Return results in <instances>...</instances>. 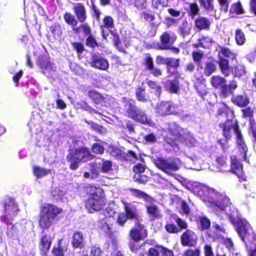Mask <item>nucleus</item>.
<instances>
[{"mask_svg": "<svg viewBox=\"0 0 256 256\" xmlns=\"http://www.w3.org/2000/svg\"><path fill=\"white\" fill-rule=\"evenodd\" d=\"M229 12L232 15H240L245 13L244 10L240 1H238L237 2L232 4L230 6Z\"/></svg>", "mask_w": 256, "mask_h": 256, "instance_id": "36", "label": "nucleus"}, {"mask_svg": "<svg viewBox=\"0 0 256 256\" xmlns=\"http://www.w3.org/2000/svg\"><path fill=\"white\" fill-rule=\"evenodd\" d=\"M240 156H242L244 161L248 160V148L246 142L236 144Z\"/></svg>", "mask_w": 256, "mask_h": 256, "instance_id": "39", "label": "nucleus"}, {"mask_svg": "<svg viewBox=\"0 0 256 256\" xmlns=\"http://www.w3.org/2000/svg\"><path fill=\"white\" fill-rule=\"evenodd\" d=\"M251 229L250 224L246 220H240L236 222V231L242 240L249 234V231Z\"/></svg>", "mask_w": 256, "mask_h": 256, "instance_id": "23", "label": "nucleus"}, {"mask_svg": "<svg viewBox=\"0 0 256 256\" xmlns=\"http://www.w3.org/2000/svg\"><path fill=\"white\" fill-rule=\"evenodd\" d=\"M33 172L37 178H40L47 174L48 170L44 168L34 166L33 167Z\"/></svg>", "mask_w": 256, "mask_h": 256, "instance_id": "55", "label": "nucleus"}, {"mask_svg": "<svg viewBox=\"0 0 256 256\" xmlns=\"http://www.w3.org/2000/svg\"><path fill=\"white\" fill-rule=\"evenodd\" d=\"M220 128L222 130V134L224 138L218 139L216 142L220 145L222 150L224 152H226L230 146L228 144V141L231 140L232 134L230 132V128L228 126Z\"/></svg>", "mask_w": 256, "mask_h": 256, "instance_id": "20", "label": "nucleus"}, {"mask_svg": "<svg viewBox=\"0 0 256 256\" xmlns=\"http://www.w3.org/2000/svg\"><path fill=\"white\" fill-rule=\"evenodd\" d=\"M152 6L158 9L160 6L166 7L168 5V0H152Z\"/></svg>", "mask_w": 256, "mask_h": 256, "instance_id": "64", "label": "nucleus"}, {"mask_svg": "<svg viewBox=\"0 0 256 256\" xmlns=\"http://www.w3.org/2000/svg\"><path fill=\"white\" fill-rule=\"evenodd\" d=\"M86 44L87 46L92 48L99 46V44L92 34L88 36L86 40Z\"/></svg>", "mask_w": 256, "mask_h": 256, "instance_id": "61", "label": "nucleus"}, {"mask_svg": "<svg viewBox=\"0 0 256 256\" xmlns=\"http://www.w3.org/2000/svg\"><path fill=\"white\" fill-rule=\"evenodd\" d=\"M40 248L42 256H48V238L46 235L43 236L42 238Z\"/></svg>", "mask_w": 256, "mask_h": 256, "instance_id": "47", "label": "nucleus"}, {"mask_svg": "<svg viewBox=\"0 0 256 256\" xmlns=\"http://www.w3.org/2000/svg\"><path fill=\"white\" fill-rule=\"evenodd\" d=\"M72 245L74 248H82L84 247V236L82 232L76 231L72 237Z\"/></svg>", "mask_w": 256, "mask_h": 256, "instance_id": "30", "label": "nucleus"}, {"mask_svg": "<svg viewBox=\"0 0 256 256\" xmlns=\"http://www.w3.org/2000/svg\"><path fill=\"white\" fill-rule=\"evenodd\" d=\"M200 9L196 2L189 3L188 10V14L189 17L194 20L200 14Z\"/></svg>", "mask_w": 256, "mask_h": 256, "instance_id": "34", "label": "nucleus"}, {"mask_svg": "<svg viewBox=\"0 0 256 256\" xmlns=\"http://www.w3.org/2000/svg\"><path fill=\"white\" fill-rule=\"evenodd\" d=\"M227 156L226 155L221 154L216 156L214 162L217 168H222L226 167L228 164Z\"/></svg>", "mask_w": 256, "mask_h": 256, "instance_id": "40", "label": "nucleus"}, {"mask_svg": "<svg viewBox=\"0 0 256 256\" xmlns=\"http://www.w3.org/2000/svg\"><path fill=\"white\" fill-rule=\"evenodd\" d=\"M156 114L161 116L179 114L178 106L172 101H162L155 108Z\"/></svg>", "mask_w": 256, "mask_h": 256, "instance_id": "8", "label": "nucleus"}, {"mask_svg": "<svg viewBox=\"0 0 256 256\" xmlns=\"http://www.w3.org/2000/svg\"><path fill=\"white\" fill-rule=\"evenodd\" d=\"M200 6L207 12H212L214 10V0H198Z\"/></svg>", "mask_w": 256, "mask_h": 256, "instance_id": "45", "label": "nucleus"}, {"mask_svg": "<svg viewBox=\"0 0 256 256\" xmlns=\"http://www.w3.org/2000/svg\"><path fill=\"white\" fill-rule=\"evenodd\" d=\"M181 142H183L186 146L189 148L194 146L197 142L193 135L190 132L185 134V136H183V138Z\"/></svg>", "mask_w": 256, "mask_h": 256, "instance_id": "44", "label": "nucleus"}, {"mask_svg": "<svg viewBox=\"0 0 256 256\" xmlns=\"http://www.w3.org/2000/svg\"><path fill=\"white\" fill-rule=\"evenodd\" d=\"M229 112L234 113L232 110L226 104H224L222 106L218 108L216 112V116H222L225 115L227 116Z\"/></svg>", "mask_w": 256, "mask_h": 256, "instance_id": "63", "label": "nucleus"}, {"mask_svg": "<svg viewBox=\"0 0 256 256\" xmlns=\"http://www.w3.org/2000/svg\"><path fill=\"white\" fill-rule=\"evenodd\" d=\"M246 73V66L242 64H238L234 66L233 76L234 77L240 78Z\"/></svg>", "mask_w": 256, "mask_h": 256, "instance_id": "42", "label": "nucleus"}, {"mask_svg": "<svg viewBox=\"0 0 256 256\" xmlns=\"http://www.w3.org/2000/svg\"><path fill=\"white\" fill-rule=\"evenodd\" d=\"M124 110L126 116L142 124L152 126L154 122L148 117L144 111L139 108L136 105V101L130 98L123 97L122 98Z\"/></svg>", "mask_w": 256, "mask_h": 256, "instance_id": "2", "label": "nucleus"}, {"mask_svg": "<svg viewBox=\"0 0 256 256\" xmlns=\"http://www.w3.org/2000/svg\"><path fill=\"white\" fill-rule=\"evenodd\" d=\"M241 110L242 117L244 118H252L254 116V110L250 106H248Z\"/></svg>", "mask_w": 256, "mask_h": 256, "instance_id": "57", "label": "nucleus"}, {"mask_svg": "<svg viewBox=\"0 0 256 256\" xmlns=\"http://www.w3.org/2000/svg\"><path fill=\"white\" fill-rule=\"evenodd\" d=\"M36 64L44 74H46L48 67V57L46 55L40 56L38 58Z\"/></svg>", "mask_w": 256, "mask_h": 256, "instance_id": "35", "label": "nucleus"}, {"mask_svg": "<svg viewBox=\"0 0 256 256\" xmlns=\"http://www.w3.org/2000/svg\"><path fill=\"white\" fill-rule=\"evenodd\" d=\"M194 20V27L198 31L208 30L210 28L212 21L210 18L203 16H198Z\"/></svg>", "mask_w": 256, "mask_h": 256, "instance_id": "21", "label": "nucleus"}, {"mask_svg": "<svg viewBox=\"0 0 256 256\" xmlns=\"http://www.w3.org/2000/svg\"><path fill=\"white\" fill-rule=\"evenodd\" d=\"M80 108L84 110H85L88 113H90L91 114H98L100 116H102V114L100 112H98V110H96L94 109L93 108H92L90 106L88 102H86L85 101H82L81 102L80 104Z\"/></svg>", "mask_w": 256, "mask_h": 256, "instance_id": "50", "label": "nucleus"}, {"mask_svg": "<svg viewBox=\"0 0 256 256\" xmlns=\"http://www.w3.org/2000/svg\"><path fill=\"white\" fill-rule=\"evenodd\" d=\"M206 82V79L202 78H197L194 84V88L201 97H204L208 94L207 88L205 84Z\"/></svg>", "mask_w": 256, "mask_h": 256, "instance_id": "31", "label": "nucleus"}, {"mask_svg": "<svg viewBox=\"0 0 256 256\" xmlns=\"http://www.w3.org/2000/svg\"><path fill=\"white\" fill-rule=\"evenodd\" d=\"M40 118V116L36 114V116H34L30 119V120L28 122V126L30 128V132H37L40 129V126L38 122Z\"/></svg>", "mask_w": 256, "mask_h": 256, "instance_id": "37", "label": "nucleus"}, {"mask_svg": "<svg viewBox=\"0 0 256 256\" xmlns=\"http://www.w3.org/2000/svg\"><path fill=\"white\" fill-rule=\"evenodd\" d=\"M231 102L239 108H246L250 104V99L246 94H236L231 98Z\"/></svg>", "mask_w": 256, "mask_h": 256, "instance_id": "24", "label": "nucleus"}, {"mask_svg": "<svg viewBox=\"0 0 256 256\" xmlns=\"http://www.w3.org/2000/svg\"><path fill=\"white\" fill-rule=\"evenodd\" d=\"M161 245L150 248L146 252L147 256H160Z\"/></svg>", "mask_w": 256, "mask_h": 256, "instance_id": "60", "label": "nucleus"}, {"mask_svg": "<svg viewBox=\"0 0 256 256\" xmlns=\"http://www.w3.org/2000/svg\"><path fill=\"white\" fill-rule=\"evenodd\" d=\"M90 64L92 67L102 70H107L109 68L108 60L100 54H94Z\"/></svg>", "mask_w": 256, "mask_h": 256, "instance_id": "17", "label": "nucleus"}, {"mask_svg": "<svg viewBox=\"0 0 256 256\" xmlns=\"http://www.w3.org/2000/svg\"><path fill=\"white\" fill-rule=\"evenodd\" d=\"M235 40L238 45L242 46L246 42L244 34L241 29H237L235 33Z\"/></svg>", "mask_w": 256, "mask_h": 256, "instance_id": "48", "label": "nucleus"}, {"mask_svg": "<svg viewBox=\"0 0 256 256\" xmlns=\"http://www.w3.org/2000/svg\"><path fill=\"white\" fill-rule=\"evenodd\" d=\"M87 96L95 104H102L106 102V98L103 94L96 90H88Z\"/></svg>", "mask_w": 256, "mask_h": 256, "instance_id": "27", "label": "nucleus"}, {"mask_svg": "<svg viewBox=\"0 0 256 256\" xmlns=\"http://www.w3.org/2000/svg\"><path fill=\"white\" fill-rule=\"evenodd\" d=\"M198 222L202 230H206L210 226V222L206 216L200 217Z\"/></svg>", "mask_w": 256, "mask_h": 256, "instance_id": "56", "label": "nucleus"}, {"mask_svg": "<svg viewBox=\"0 0 256 256\" xmlns=\"http://www.w3.org/2000/svg\"><path fill=\"white\" fill-rule=\"evenodd\" d=\"M134 180L140 184H146L148 181V177L142 174H136L134 176Z\"/></svg>", "mask_w": 256, "mask_h": 256, "instance_id": "58", "label": "nucleus"}, {"mask_svg": "<svg viewBox=\"0 0 256 256\" xmlns=\"http://www.w3.org/2000/svg\"><path fill=\"white\" fill-rule=\"evenodd\" d=\"M87 196L84 201V206L89 213L100 211L105 207L107 200L103 188L92 184L84 187Z\"/></svg>", "mask_w": 256, "mask_h": 256, "instance_id": "1", "label": "nucleus"}, {"mask_svg": "<svg viewBox=\"0 0 256 256\" xmlns=\"http://www.w3.org/2000/svg\"><path fill=\"white\" fill-rule=\"evenodd\" d=\"M180 240L184 246L195 247L198 243V237L194 232L186 229L181 234Z\"/></svg>", "mask_w": 256, "mask_h": 256, "instance_id": "13", "label": "nucleus"}, {"mask_svg": "<svg viewBox=\"0 0 256 256\" xmlns=\"http://www.w3.org/2000/svg\"><path fill=\"white\" fill-rule=\"evenodd\" d=\"M218 48V64L222 74L228 77L232 72L229 60L236 62L238 54L228 47L220 46Z\"/></svg>", "mask_w": 256, "mask_h": 256, "instance_id": "5", "label": "nucleus"}, {"mask_svg": "<svg viewBox=\"0 0 256 256\" xmlns=\"http://www.w3.org/2000/svg\"><path fill=\"white\" fill-rule=\"evenodd\" d=\"M154 166L159 170L170 176L178 170L180 167V160L178 159L165 158L158 157L153 160Z\"/></svg>", "mask_w": 256, "mask_h": 256, "instance_id": "6", "label": "nucleus"}, {"mask_svg": "<svg viewBox=\"0 0 256 256\" xmlns=\"http://www.w3.org/2000/svg\"><path fill=\"white\" fill-rule=\"evenodd\" d=\"M52 36L54 39L59 38L62 34V28L60 24H56L50 27Z\"/></svg>", "mask_w": 256, "mask_h": 256, "instance_id": "51", "label": "nucleus"}, {"mask_svg": "<svg viewBox=\"0 0 256 256\" xmlns=\"http://www.w3.org/2000/svg\"><path fill=\"white\" fill-rule=\"evenodd\" d=\"M114 26V21L112 18L110 16H106L103 18L102 24L100 26V28L102 30L104 28L110 29L112 28Z\"/></svg>", "mask_w": 256, "mask_h": 256, "instance_id": "52", "label": "nucleus"}, {"mask_svg": "<svg viewBox=\"0 0 256 256\" xmlns=\"http://www.w3.org/2000/svg\"><path fill=\"white\" fill-rule=\"evenodd\" d=\"M91 128L98 133L103 134L106 132V129L102 125L98 124L92 120L86 122Z\"/></svg>", "mask_w": 256, "mask_h": 256, "instance_id": "49", "label": "nucleus"}, {"mask_svg": "<svg viewBox=\"0 0 256 256\" xmlns=\"http://www.w3.org/2000/svg\"><path fill=\"white\" fill-rule=\"evenodd\" d=\"M64 18L66 24L72 27V29L75 34H78L80 32V26L78 28L76 27L78 22L72 14L66 12L64 15Z\"/></svg>", "mask_w": 256, "mask_h": 256, "instance_id": "28", "label": "nucleus"}, {"mask_svg": "<svg viewBox=\"0 0 256 256\" xmlns=\"http://www.w3.org/2000/svg\"><path fill=\"white\" fill-rule=\"evenodd\" d=\"M143 65L145 70L150 72V74L154 77H160L162 75V70L154 66V59L150 54H145V57L143 60Z\"/></svg>", "mask_w": 256, "mask_h": 256, "instance_id": "14", "label": "nucleus"}, {"mask_svg": "<svg viewBox=\"0 0 256 256\" xmlns=\"http://www.w3.org/2000/svg\"><path fill=\"white\" fill-rule=\"evenodd\" d=\"M166 232L168 234H178L180 229L173 223L166 222L164 226Z\"/></svg>", "mask_w": 256, "mask_h": 256, "instance_id": "59", "label": "nucleus"}, {"mask_svg": "<svg viewBox=\"0 0 256 256\" xmlns=\"http://www.w3.org/2000/svg\"><path fill=\"white\" fill-rule=\"evenodd\" d=\"M160 43L157 44V49L167 50L170 45V35L168 32H165L160 36Z\"/></svg>", "mask_w": 256, "mask_h": 256, "instance_id": "29", "label": "nucleus"}, {"mask_svg": "<svg viewBox=\"0 0 256 256\" xmlns=\"http://www.w3.org/2000/svg\"><path fill=\"white\" fill-rule=\"evenodd\" d=\"M230 168L229 172L236 174L239 179L240 182H246L247 177L244 172L243 166L240 160L236 156L232 155L230 157Z\"/></svg>", "mask_w": 256, "mask_h": 256, "instance_id": "11", "label": "nucleus"}, {"mask_svg": "<svg viewBox=\"0 0 256 256\" xmlns=\"http://www.w3.org/2000/svg\"><path fill=\"white\" fill-rule=\"evenodd\" d=\"M211 206L216 210L224 211L230 204V200L225 194H218L216 200L210 202Z\"/></svg>", "mask_w": 256, "mask_h": 256, "instance_id": "15", "label": "nucleus"}, {"mask_svg": "<svg viewBox=\"0 0 256 256\" xmlns=\"http://www.w3.org/2000/svg\"><path fill=\"white\" fill-rule=\"evenodd\" d=\"M216 61L215 60H212L206 62L203 68L204 74L206 76H210L216 70Z\"/></svg>", "mask_w": 256, "mask_h": 256, "instance_id": "32", "label": "nucleus"}, {"mask_svg": "<svg viewBox=\"0 0 256 256\" xmlns=\"http://www.w3.org/2000/svg\"><path fill=\"white\" fill-rule=\"evenodd\" d=\"M136 97L138 102H146L148 101L146 89L142 87H138L136 90Z\"/></svg>", "mask_w": 256, "mask_h": 256, "instance_id": "43", "label": "nucleus"}, {"mask_svg": "<svg viewBox=\"0 0 256 256\" xmlns=\"http://www.w3.org/2000/svg\"><path fill=\"white\" fill-rule=\"evenodd\" d=\"M225 126H228L230 128V132L232 134L231 130H234L236 135V144L245 142L244 138L242 135V130H240L238 122L237 121L233 123L232 119L227 118L226 120L219 124L220 128H224Z\"/></svg>", "mask_w": 256, "mask_h": 256, "instance_id": "12", "label": "nucleus"}, {"mask_svg": "<svg viewBox=\"0 0 256 256\" xmlns=\"http://www.w3.org/2000/svg\"><path fill=\"white\" fill-rule=\"evenodd\" d=\"M62 212L63 210L62 208L49 204V226L50 224L60 220L61 218L60 214Z\"/></svg>", "mask_w": 256, "mask_h": 256, "instance_id": "26", "label": "nucleus"}, {"mask_svg": "<svg viewBox=\"0 0 256 256\" xmlns=\"http://www.w3.org/2000/svg\"><path fill=\"white\" fill-rule=\"evenodd\" d=\"M179 33L184 36L190 34V28L188 26V22L186 20L183 21L181 24V26H179L178 28Z\"/></svg>", "mask_w": 256, "mask_h": 256, "instance_id": "54", "label": "nucleus"}, {"mask_svg": "<svg viewBox=\"0 0 256 256\" xmlns=\"http://www.w3.org/2000/svg\"><path fill=\"white\" fill-rule=\"evenodd\" d=\"M93 158L88 148L80 146L70 149L66 156L69 168L72 170H76L80 163L86 162Z\"/></svg>", "mask_w": 256, "mask_h": 256, "instance_id": "3", "label": "nucleus"}, {"mask_svg": "<svg viewBox=\"0 0 256 256\" xmlns=\"http://www.w3.org/2000/svg\"><path fill=\"white\" fill-rule=\"evenodd\" d=\"M122 158L123 160L129 162L130 164L135 163L136 161L138 160L136 154L132 150H128L127 153L124 152L122 154Z\"/></svg>", "mask_w": 256, "mask_h": 256, "instance_id": "41", "label": "nucleus"}, {"mask_svg": "<svg viewBox=\"0 0 256 256\" xmlns=\"http://www.w3.org/2000/svg\"><path fill=\"white\" fill-rule=\"evenodd\" d=\"M142 221L136 222L134 227L129 232L130 239L134 242H139L145 240L148 236V232L146 226L141 223Z\"/></svg>", "mask_w": 256, "mask_h": 256, "instance_id": "10", "label": "nucleus"}, {"mask_svg": "<svg viewBox=\"0 0 256 256\" xmlns=\"http://www.w3.org/2000/svg\"><path fill=\"white\" fill-rule=\"evenodd\" d=\"M124 205V214L130 220H135L136 222L142 221V220L138 214L136 206L126 201H122Z\"/></svg>", "mask_w": 256, "mask_h": 256, "instance_id": "16", "label": "nucleus"}, {"mask_svg": "<svg viewBox=\"0 0 256 256\" xmlns=\"http://www.w3.org/2000/svg\"><path fill=\"white\" fill-rule=\"evenodd\" d=\"M182 256H200V250L199 248H189L184 250Z\"/></svg>", "mask_w": 256, "mask_h": 256, "instance_id": "62", "label": "nucleus"}, {"mask_svg": "<svg viewBox=\"0 0 256 256\" xmlns=\"http://www.w3.org/2000/svg\"><path fill=\"white\" fill-rule=\"evenodd\" d=\"M180 60L178 58H166V70L169 72L170 68H173L177 69L180 66Z\"/></svg>", "mask_w": 256, "mask_h": 256, "instance_id": "46", "label": "nucleus"}, {"mask_svg": "<svg viewBox=\"0 0 256 256\" xmlns=\"http://www.w3.org/2000/svg\"><path fill=\"white\" fill-rule=\"evenodd\" d=\"M7 224V235L10 238H14L18 236L16 225H12L10 222H6Z\"/></svg>", "mask_w": 256, "mask_h": 256, "instance_id": "53", "label": "nucleus"}, {"mask_svg": "<svg viewBox=\"0 0 256 256\" xmlns=\"http://www.w3.org/2000/svg\"><path fill=\"white\" fill-rule=\"evenodd\" d=\"M225 82H226L225 78L218 75L213 76L210 79L211 85L215 88L220 89Z\"/></svg>", "mask_w": 256, "mask_h": 256, "instance_id": "38", "label": "nucleus"}, {"mask_svg": "<svg viewBox=\"0 0 256 256\" xmlns=\"http://www.w3.org/2000/svg\"><path fill=\"white\" fill-rule=\"evenodd\" d=\"M182 129L176 124H170L168 128V132L164 138L166 143L172 147H176L178 142L182 140L183 135Z\"/></svg>", "mask_w": 256, "mask_h": 256, "instance_id": "7", "label": "nucleus"}, {"mask_svg": "<svg viewBox=\"0 0 256 256\" xmlns=\"http://www.w3.org/2000/svg\"><path fill=\"white\" fill-rule=\"evenodd\" d=\"M39 224L41 228L46 229L48 228V204H44L41 206Z\"/></svg>", "mask_w": 256, "mask_h": 256, "instance_id": "25", "label": "nucleus"}, {"mask_svg": "<svg viewBox=\"0 0 256 256\" xmlns=\"http://www.w3.org/2000/svg\"><path fill=\"white\" fill-rule=\"evenodd\" d=\"M128 190L134 197L142 198L146 204H149L146 205V211L150 221H154L162 218L160 210L158 206L154 204L155 200L153 197L138 189L130 188Z\"/></svg>", "mask_w": 256, "mask_h": 256, "instance_id": "4", "label": "nucleus"}, {"mask_svg": "<svg viewBox=\"0 0 256 256\" xmlns=\"http://www.w3.org/2000/svg\"><path fill=\"white\" fill-rule=\"evenodd\" d=\"M238 87V84L235 80L230 81L228 84L225 82L220 88V96L222 98H226L230 95H233Z\"/></svg>", "mask_w": 256, "mask_h": 256, "instance_id": "19", "label": "nucleus"}, {"mask_svg": "<svg viewBox=\"0 0 256 256\" xmlns=\"http://www.w3.org/2000/svg\"><path fill=\"white\" fill-rule=\"evenodd\" d=\"M170 76H175L172 80H168L165 86L166 90L170 94H177L180 90V84L178 78L180 77V74L178 70H174L170 74Z\"/></svg>", "mask_w": 256, "mask_h": 256, "instance_id": "18", "label": "nucleus"}, {"mask_svg": "<svg viewBox=\"0 0 256 256\" xmlns=\"http://www.w3.org/2000/svg\"><path fill=\"white\" fill-rule=\"evenodd\" d=\"M72 10L76 17V20L81 23L84 22L87 19L86 8L82 3H76Z\"/></svg>", "mask_w": 256, "mask_h": 256, "instance_id": "22", "label": "nucleus"}, {"mask_svg": "<svg viewBox=\"0 0 256 256\" xmlns=\"http://www.w3.org/2000/svg\"><path fill=\"white\" fill-rule=\"evenodd\" d=\"M18 210L15 200L12 198H8L4 202V209L0 216L1 220L4 222H8L16 216Z\"/></svg>", "mask_w": 256, "mask_h": 256, "instance_id": "9", "label": "nucleus"}, {"mask_svg": "<svg viewBox=\"0 0 256 256\" xmlns=\"http://www.w3.org/2000/svg\"><path fill=\"white\" fill-rule=\"evenodd\" d=\"M62 239L58 240V246L54 247L52 250V254L54 256H64V252L68 250V244H66L62 246Z\"/></svg>", "mask_w": 256, "mask_h": 256, "instance_id": "33", "label": "nucleus"}]
</instances>
